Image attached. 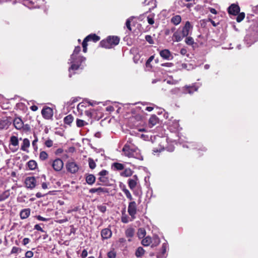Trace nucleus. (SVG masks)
Wrapping results in <instances>:
<instances>
[{
	"instance_id": "6",
	"label": "nucleus",
	"mask_w": 258,
	"mask_h": 258,
	"mask_svg": "<svg viewBox=\"0 0 258 258\" xmlns=\"http://www.w3.org/2000/svg\"><path fill=\"white\" fill-rule=\"evenodd\" d=\"M68 172L71 173H76L79 169V166L74 161H68L66 164Z\"/></svg>"
},
{
	"instance_id": "32",
	"label": "nucleus",
	"mask_w": 258,
	"mask_h": 258,
	"mask_svg": "<svg viewBox=\"0 0 258 258\" xmlns=\"http://www.w3.org/2000/svg\"><path fill=\"white\" fill-rule=\"evenodd\" d=\"M155 2V0H145L144 4L145 5H152V7L149 8V10L147 12H151L152 10H153L155 7H156V5Z\"/></svg>"
},
{
	"instance_id": "35",
	"label": "nucleus",
	"mask_w": 258,
	"mask_h": 258,
	"mask_svg": "<svg viewBox=\"0 0 258 258\" xmlns=\"http://www.w3.org/2000/svg\"><path fill=\"white\" fill-rule=\"evenodd\" d=\"M146 234V230L144 228H140L137 232L138 237L140 239L143 238Z\"/></svg>"
},
{
	"instance_id": "12",
	"label": "nucleus",
	"mask_w": 258,
	"mask_h": 258,
	"mask_svg": "<svg viewBox=\"0 0 258 258\" xmlns=\"http://www.w3.org/2000/svg\"><path fill=\"white\" fill-rule=\"evenodd\" d=\"M10 144L13 146L12 148H10L12 152H14L18 150L19 145V140L18 137L12 136L10 138Z\"/></svg>"
},
{
	"instance_id": "20",
	"label": "nucleus",
	"mask_w": 258,
	"mask_h": 258,
	"mask_svg": "<svg viewBox=\"0 0 258 258\" xmlns=\"http://www.w3.org/2000/svg\"><path fill=\"white\" fill-rule=\"evenodd\" d=\"M13 124L15 128L17 130H21L23 127V122L21 118L16 117L14 119H13Z\"/></svg>"
},
{
	"instance_id": "24",
	"label": "nucleus",
	"mask_w": 258,
	"mask_h": 258,
	"mask_svg": "<svg viewBox=\"0 0 258 258\" xmlns=\"http://www.w3.org/2000/svg\"><path fill=\"white\" fill-rule=\"evenodd\" d=\"M86 182L89 185L94 184L96 180L95 176L92 174H87L85 177Z\"/></svg>"
},
{
	"instance_id": "41",
	"label": "nucleus",
	"mask_w": 258,
	"mask_h": 258,
	"mask_svg": "<svg viewBox=\"0 0 258 258\" xmlns=\"http://www.w3.org/2000/svg\"><path fill=\"white\" fill-rule=\"evenodd\" d=\"M145 250L142 247H139L137 248L136 251V256L137 257H140L144 255Z\"/></svg>"
},
{
	"instance_id": "18",
	"label": "nucleus",
	"mask_w": 258,
	"mask_h": 258,
	"mask_svg": "<svg viewBox=\"0 0 258 258\" xmlns=\"http://www.w3.org/2000/svg\"><path fill=\"white\" fill-rule=\"evenodd\" d=\"M89 192L91 194H94L97 192L98 195H100L101 192L108 194L109 190L107 188L104 187H99L98 188H92L89 189Z\"/></svg>"
},
{
	"instance_id": "56",
	"label": "nucleus",
	"mask_w": 258,
	"mask_h": 258,
	"mask_svg": "<svg viewBox=\"0 0 258 258\" xmlns=\"http://www.w3.org/2000/svg\"><path fill=\"white\" fill-rule=\"evenodd\" d=\"M145 39L150 44H153L154 43V40L151 35H147L145 36Z\"/></svg>"
},
{
	"instance_id": "19",
	"label": "nucleus",
	"mask_w": 258,
	"mask_h": 258,
	"mask_svg": "<svg viewBox=\"0 0 258 258\" xmlns=\"http://www.w3.org/2000/svg\"><path fill=\"white\" fill-rule=\"evenodd\" d=\"M196 154L198 157H200L203 155L204 153L207 150L206 148L203 145L199 144L197 145V147L195 148Z\"/></svg>"
},
{
	"instance_id": "57",
	"label": "nucleus",
	"mask_w": 258,
	"mask_h": 258,
	"mask_svg": "<svg viewBox=\"0 0 258 258\" xmlns=\"http://www.w3.org/2000/svg\"><path fill=\"white\" fill-rule=\"evenodd\" d=\"M147 21L149 24L153 25L154 23V19L153 16H149L147 17Z\"/></svg>"
},
{
	"instance_id": "5",
	"label": "nucleus",
	"mask_w": 258,
	"mask_h": 258,
	"mask_svg": "<svg viewBox=\"0 0 258 258\" xmlns=\"http://www.w3.org/2000/svg\"><path fill=\"white\" fill-rule=\"evenodd\" d=\"M127 212L131 217V221L134 220L136 218V214L137 213V205L135 201H131L128 203Z\"/></svg>"
},
{
	"instance_id": "7",
	"label": "nucleus",
	"mask_w": 258,
	"mask_h": 258,
	"mask_svg": "<svg viewBox=\"0 0 258 258\" xmlns=\"http://www.w3.org/2000/svg\"><path fill=\"white\" fill-rule=\"evenodd\" d=\"M41 114L43 117L45 119H51L53 115V111L51 108L45 106L41 110Z\"/></svg>"
},
{
	"instance_id": "61",
	"label": "nucleus",
	"mask_w": 258,
	"mask_h": 258,
	"mask_svg": "<svg viewBox=\"0 0 258 258\" xmlns=\"http://www.w3.org/2000/svg\"><path fill=\"white\" fill-rule=\"evenodd\" d=\"M167 244L165 243H163L162 245V254H164L166 251Z\"/></svg>"
},
{
	"instance_id": "33",
	"label": "nucleus",
	"mask_w": 258,
	"mask_h": 258,
	"mask_svg": "<svg viewBox=\"0 0 258 258\" xmlns=\"http://www.w3.org/2000/svg\"><path fill=\"white\" fill-rule=\"evenodd\" d=\"M133 171L131 169L128 168H125L124 171L120 173V175L123 177H130L132 175Z\"/></svg>"
},
{
	"instance_id": "45",
	"label": "nucleus",
	"mask_w": 258,
	"mask_h": 258,
	"mask_svg": "<svg viewBox=\"0 0 258 258\" xmlns=\"http://www.w3.org/2000/svg\"><path fill=\"white\" fill-rule=\"evenodd\" d=\"M88 163H89V166L90 169H94L95 168V167L96 166V163L95 162L94 160L92 158H89Z\"/></svg>"
},
{
	"instance_id": "47",
	"label": "nucleus",
	"mask_w": 258,
	"mask_h": 258,
	"mask_svg": "<svg viewBox=\"0 0 258 258\" xmlns=\"http://www.w3.org/2000/svg\"><path fill=\"white\" fill-rule=\"evenodd\" d=\"M185 42L188 45H192L194 44V40L191 37H186Z\"/></svg>"
},
{
	"instance_id": "1",
	"label": "nucleus",
	"mask_w": 258,
	"mask_h": 258,
	"mask_svg": "<svg viewBox=\"0 0 258 258\" xmlns=\"http://www.w3.org/2000/svg\"><path fill=\"white\" fill-rule=\"evenodd\" d=\"M128 143H131L129 141L127 142L122 148V151L124 155L128 158H134L142 160L143 157L140 153V150L137 147L130 145Z\"/></svg>"
},
{
	"instance_id": "38",
	"label": "nucleus",
	"mask_w": 258,
	"mask_h": 258,
	"mask_svg": "<svg viewBox=\"0 0 258 258\" xmlns=\"http://www.w3.org/2000/svg\"><path fill=\"white\" fill-rule=\"evenodd\" d=\"M152 243L151 237L150 236H147L144 238L142 241V244L144 246H148Z\"/></svg>"
},
{
	"instance_id": "30",
	"label": "nucleus",
	"mask_w": 258,
	"mask_h": 258,
	"mask_svg": "<svg viewBox=\"0 0 258 258\" xmlns=\"http://www.w3.org/2000/svg\"><path fill=\"white\" fill-rule=\"evenodd\" d=\"M121 188L122 191L124 192V194L125 195L126 198L130 200H132L133 197L132 196L130 192V191L126 188V186L125 185H123L122 186H121Z\"/></svg>"
},
{
	"instance_id": "13",
	"label": "nucleus",
	"mask_w": 258,
	"mask_h": 258,
	"mask_svg": "<svg viewBox=\"0 0 258 258\" xmlns=\"http://www.w3.org/2000/svg\"><path fill=\"white\" fill-rule=\"evenodd\" d=\"M184 93H189L190 94L194 93L198 90V87L195 85L190 86H185L182 88Z\"/></svg>"
},
{
	"instance_id": "48",
	"label": "nucleus",
	"mask_w": 258,
	"mask_h": 258,
	"mask_svg": "<svg viewBox=\"0 0 258 258\" xmlns=\"http://www.w3.org/2000/svg\"><path fill=\"white\" fill-rule=\"evenodd\" d=\"M237 15L236 21L237 22H241L245 18V13L244 12L239 13Z\"/></svg>"
},
{
	"instance_id": "60",
	"label": "nucleus",
	"mask_w": 258,
	"mask_h": 258,
	"mask_svg": "<svg viewBox=\"0 0 258 258\" xmlns=\"http://www.w3.org/2000/svg\"><path fill=\"white\" fill-rule=\"evenodd\" d=\"M34 229L37 230L38 231H40L42 232H44L45 231L43 230V229L41 227L39 224H36L34 226Z\"/></svg>"
},
{
	"instance_id": "63",
	"label": "nucleus",
	"mask_w": 258,
	"mask_h": 258,
	"mask_svg": "<svg viewBox=\"0 0 258 258\" xmlns=\"http://www.w3.org/2000/svg\"><path fill=\"white\" fill-rule=\"evenodd\" d=\"M87 255H88V252L86 249H84L82 251L81 256L82 258H85L87 256Z\"/></svg>"
},
{
	"instance_id": "17",
	"label": "nucleus",
	"mask_w": 258,
	"mask_h": 258,
	"mask_svg": "<svg viewBox=\"0 0 258 258\" xmlns=\"http://www.w3.org/2000/svg\"><path fill=\"white\" fill-rule=\"evenodd\" d=\"M112 235V231L109 228H104L101 231V236L103 239L110 238Z\"/></svg>"
},
{
	"instance_id": "10",
	"label": "nucleus",
	"mask_w": 258,
	"mask_h": 258,
	"mask_svg": "<svg viewBox=\"0 0 258 258\" xmlns=\"http://www.w3.org/2000/svg\"><path fill=\"white\" fill-rule=\"evenodd\" d=\"M26 187L28 188L33 189L36 185V180L34 176H29L26 178L25 180Z\"/></svg>"
},
{
	"instance_id": "11",
	"label": "nucleus",
	"mask_w": 258,
	"mask_h": 258,
	"mask_svg": "<svg viewBox=\"0 0 258 258\" xmlns=\"http://www.w3.org/2000/svg\"><path fill=\"white\" fill-rule=\"evenodd\" d=\"M228 12L230 15L236 16L240 12V7L238 5L233 4L228 7Z\"/></svg>"
},
{
	"instance_id": "9",
	"label": "nucleus",
	"mask_w": 258,
	"mask_h": 258,
	"mask_svg": "<svg viewBox=\"0 0 258 258\" xmlns=\"http://www.w3.org/2000/svg\"><path fill=\"white\" fill-rule=\"evenodd\" d=\"M69 60L70 61V63L72 64L71 66L69 68V71L70 72L69 77L71 78V77H72V76L73 74H75V73L72 74L71 71H75L78 70L79 69L80 66L81 64V63L83 61L80 62V60L76 59V61H75L74 62H73V61L74 60H71V58H70L69 59Z\"/></svg>"
},
{
	"instance_id": "22",
	"label": "nucleus",
	"mask_w": 258,
	"mask_h": 258,
	"mask_svg": "<svg viewBox=\"0 0 258 258\" xmlns=\"http://www.w3.org/2000/svg\"><path fill=\"white\" fill-rule=\"evenodd\" d=\"M160 55L161 57H162L163 59L168 60L169 59L170 57L171 56L170 51L167 49H165L160 51Z\"/></svg>"
},
{
	"instance_id": "29",
	"label": "nucleus",
	"mask_w": 258,
	"mask_h": 258,
	"mask_svg": "<svg viewBox=\"0 0 258 258\" xmlns=\"http://www.w3.org/2000/svg\"><path fill=\"white\" fill-rule=\"evenodd\" d=\"M181 21V17L180 15H175L171 19V22L174 25H178Z\"/></svg>"
},
{
	"instance_id": "59",
	"label": "nucleus",
	"mask_w": 258,
	"mask_h": 258,
	"mask_svg": "<svg viewBox=\"0 0 258 258\" xmlns=\"http://www.w3.org/2000/svg\"><path fill=\"white\" fill-rule=\"evenodd\" d=\"M131 21L130 19H127L126 21V22H125V25L129 31L132 30V28H131Z\"/></svg>"
},
{
	"instance_id": "39",
	"label": "nucleus",
	"mask_w": 258,
	"mask_h": 258,
	"mask_svg": "<svg viewBox=\"0 0 258 258\" xmlns=\"http://www.w3.org/2000/svg\"><path fill=\"white\" fill-rule=\"evenodd\" d=\"M28 167L30 170H34L37 167V163L35 161L31 160L27 163Z\"/></svg>"
},
{
	"instance_id": "55",
	"label": "nucleus",
	"mask_w": 258,
	"mask_h": 258,
	"mask_svg": "<svg viewBox=\"0 0 258 258\" xmlns=\"http://www.w3.org/2000/svg\"><path fill=\"white\" fill-rule=\"evenodd\" d=\"M34 253L31 250L27 251L25 254V257L22 258H31L33 256Z\"/></svg>"
},
{
	"instance_id": "52",
	"label": "nucleus",
	"mask_w": 258,
	"mask_h": 258,
	"mask_svg": "<svg viewBox=\"0 0 258 258\" xmlns=\"http://www.w3.org/2000/svg\"><path fill=\"white\" fill-rule=\"evenodd\" d=\"M97 208L101 212L104 213L106 212L107 207L105 205L103 204L98 206Z\"/></svg>"
},
{
	"instance_id": "27",
	"label": "nucleus",
	"mask_w": 258,
	"mask_h": 258,
	"mask_svg": "<svg viewBox=\"0 0 258 258\" xmlns=\"http://www.w3.org/2000/svg\"><path fill=\"white\" fill-rule=\"evenodd\" d=\"M30 141L27 138H25L23 140V143L21 145V149L23 151L28 152L27 149L30 147Z\"/></svg>"
},
{
	"instance_id": "50",
	"label": "nucleus",
	"mask_w": 258,
	"mask_h": 258,
	"mask_svg": "<svg viewBox=\"0 0 258 258\" xmlns=\"http://www.w3.org/2000/svg\"><path fill=\"white\" fill-rule=\"evenodd\" d=\"M108 174H109V172L105 169L102 170L101 171H100L98 173V175L99 176H107L108 175Z\"/></svg>"
},
{
	"instance_id": "34",
	"label": "nucleus",
	"mask_w": 258,
	"mask_h": 258,
	"mask_svg": "<svg viewBox=\"0 0 258 258\" xmlns=\"http://www.w3.org/2000/svg\"><path fill=\"white\" fill-rule=\"evenodd\" d=\"M121 221L123 223H127L129 222V217L125 214V209L121 211Z\"/></svg>"
},
{
	"instance_id": "25",
	"label": "nucleus",
	"mask_w": 258,
	"mask_h": 258,
	"mask_svg": "<svg viewBox=\"0 0 258 258\" xmlns=\"http://www.w3.org/2000/svg\"><path fill=\"white\" fill-rule=\"evenodd\" d=\"M86 38L89 41H92L94 42H96L100 39V37L99 36L93 33L88 35Z\"/></svg>"
},
{
	"instance_id": "64",
	"label": "nucleus",
	"mask_w": 258,
	"mask_h": 258,
	"mask_svg": "<svg viewBox=\"0 0 258 258\" xmlns=\"http://www.w3.org/2000/svg\"><path fill=\"white\" fill-rule=\"evenodd\" d=\"M85 114L90 118H91L92 116V113L91 110H85Z\"/></svg>"
},
{
	"instance_id": "23",
	"label": "nucleus",
	"mask_w": 258,
	"mask_h": 258,
	"mask_svg": "<svg viewBox=\"0 0 258 258\" xmlns=\"http://www.w3.org/2000/svg\"><path fill=\"white\" fill-rule=\"evenodd\" d=\"M31 210L29 208L24 209L22 210L20 213L21 219H25L27 218L30 215Z\"/></svg>"
},
{
	"instance_id": "62",
	"label": "nucleus",
	"mask_w": 258,
	"mask_h": 258,
	"mask_svg": "<svg viewBox=\"0 0 258 258\" xmlns=\"http://www.w3.org/2000/svg\"><path fill=\"white\" fill-rule=\"evenodd\" d=\"M22 128L24 131H26V132L30 131L31 130L30 125L28 124H23V127H22Z\"/></svg>"
},
{
	"instance_id": "37",
	"label": "nucleus",
	"mask_w": 258,
	"mask_h": 258,
	"mask_svg": "<svg viewBox=\"0 0 258 258\" xmlns=\"http://www.w3.org/2000/svg\"><path fill=\"white\" fill-rule=\"evenodd\" d=\"M112 167H113L116 170H122L124 168V166L123 164L117 162L113 163L112 164Z\"/></svg>"
},
{
	"instance_id": "8",
	"label": "nucleus",
	"mask_w": 258,
	"mask_h": 258,
	"mask_svg": "<svg viewBox=\"0 0 258 258\" xmlns=\"http://www.w3.org/2000/svg\"><path fill=\"white\" fill-rule=\"evenodd\" d=\"M81 51V47L80 46H76L73 54L71 55V60H74L73 62L76 61V59L80 60L81 61L85 60L86 58L83 56H78V54Z\"/></svg>"
},
{
	"instance_id": "26",
	"label": "nucleus",
	"mask_w": 258,
	"mask_h": 258,
	"mask_svg": "<svg viewBox=\"0 0 258 258\" xmlns=\"http://www.w3.org/2000/svg\"><path fill=\"white\" fill-rule=\"evenodd\" d=\"M159 121V119L158 117L154 114L152 115L149 120V124L150 127H152L153 126L156 125Z\"/></svg>"
},
{
	"instance_id": "40",
	"label": "nucleus",
	"mask_w": 258,
	"mask_h": 258,
	"mask_svg": "<svg viewBox=\"0 0 258 258\" xmlns=\"http://www.w3.org/2000/svg\"><path fill=\"white\" fill-rule=\"evenodd\" d=\"M87 124H88V123L87 122L85 121L84 120H83L82 119H78V118L77 119L76 125H77V127H83L85 125H87Z\"/></svg>"
},
{
	"instance_id": "31",
	"label": "nucleus",
	"mask_w": 258,
	"mask_h": 258,
	"mask_svg": "<svg viewBox=\"0 0 258 258\" xmlns=\"http://www.w3.org/2000/svg\"><path fill=\"white\" fill-rule=\"evenodd\" d=\"M87 104H89L88 105H92V104L89 102H81L78 105L77 109L81 114H82L83 109L87 107Z\"/></svg>"
},
{
	"instance_id": "36",
	"label": "nucleus",
	"mask_w": 258,
	"mask_h": 258,
	"mask_svg": "<svg viewBox=\"0 0 258 258\" xmlns=\"http://www.w3.org/2000/svg\"><path fill=\"white\" fill-rule=\"evenodd\" d=\"M74 120V117L72 115L69 114L66 116L64 119L63 121L65 124L70 125Z\"/></svg>"
},
{
	"instance_id": "51",
	"label": "nucleus",
	"mask_w": 258,
	"mask_h": 258,
	"mask_svg": "<svg viewBox=\"0 0 258 258\" xmlns=\"http://www.w3.org/2000/svg\"><path fill=\"white\" fill-rule=\"evenodd\" d=\"M10 196V191L7 190L1 195V201L5 200Z\"/></svg>"
},
{
	"instance_id": "49",
	"label": "nucleus",
	"mask_w": 258,
	"mask_h": 258,
	"mask_svg": "<svg viewBox=\"0 0 258 258\" xmlns=\"http://www.w3.org/2000/svg\"><path fill=\"white\" fill-rule=\"evenodd\" d=\"M22 251V249L16 246L13 247L12 250L11 251V253H17L18 252H21Z\"/></svg>"
},
{
	"instance_id": "42",
	"label": "nucleus",
	"mask_w": 258,
	"mask_h": 258,
	"mask_svg": "<svg viewBox=\"0 0 258 258\" xmlns=\"http://www.w3.org/2000/svg\"><path fill=\"white\" fill-rule=\"evenodd\" d=\"M98 179L102 185H106L109 181V177L107 176H99Z\"/></svg>"
},
{
	"instance_id": "14",
	"label": "nucleus",
	"mask_w": 258,
	"mask_h": 258,
	"mask_svg": "<svg viewBox=\"0 0 258 258\" xmlns=\"http://www.w3.org/2000/svg\"><path fill=\"white\" fill-rule=\"evenodd\" d=\"M135 229L132 227H129L125 230V235L127 238L128 242L132 241V238L135 235Z\"/></svg>"
},
{
	"instance_id": "15",
	"label": "nucleus",
	"mask_w": 258,
	"mask_h": 258,
	"mask_svg": "<svg viewBox=\"0 0 258 258\" xmlns=\"http://www.w3.org/2000/svg\"><path fill=\"white\" fill-rule=\"evenodd\" d=\"M138 177L137 175L133 176V178L128 180V185L130 188L133 190L137 185Z\"/></svg>"
},
{
	"instance_id": "21",
	"label": "nucleus",
	"mask_w": 258,
	"mask_h": 258,
	"mask_svg": "<svg viewBox=\"0 0 258 258\" xmlns=\"http://www.w3.org/2000/svg\"><path fill=\"white\" fill-rule=\"evenodd\" d=\"M184 37H185V36H183L179 29L174 32L173 35V38L175 39V41L176 42L180 41Z\"/></svg>"
},
{
	"instance_id": "43",
	"label": "nucleus",
	"mask_w": 258,
	"mask_h": 258,
	"mask_svg": "<svg viewBox=\"0 0 258 258\" xmlns=\"http://www.w3.org/2000/svg\"><path fill=\"white\" fill-rule=\"evenodd\" d=\"M108 258H116V252L114 248L108 251L107 253Z\"/></svg>"
},
{
	"instance_id": "4",
	"label": "nucleus",
	"mask_w": 258,
	"mask_h": 258,
	"mask_svg": "<svg viewBox=\"0 0 258 258\" xmlns=\"http://www.w3.org/2000/svg\"><path fill=\"white\" fill-rule=\"evenodd\" d=\"M48 164L51 166L54 171L57 172L61 171L64 165L63 162L59 158H57L54 160H50L49 161Z\"/></svg>"
},
{
	"instance_id": "16",
	"label": "nucleus",
	"mask_w": 258,
	"mask_h": 258,
	"mask_svg": "<svg viewBox=\"0 0 258 258\" xmlns=\"http://www.w3.org/2000/svg\"><path fill=\"white\" fill-rule=\"evenodd\" d=\"M192 28V27L190 22L189 21H186L180 31L181 32V33L183 34V36L186 37L188 35L189 30Z\"/></svg>"
},
{
	"instance_id": "54",
	"label": "nucleus",
	"mask_w": 258,
	"mask_h": 258,
	"mask_svg": "<svg viewBox=\"0 0 258 258\" xmlns=\"http://www.w3.org/2000/svg\"><path fill=\"white\" fill-rule=\"evenodd\" d=\"M34 137L35 138V140L33 141L32 142V146L35 150H36L38 149V147L37 146V143L38 142V138L37 137L35 136V135L34 134Z\"/></svg>"
},
{
	"instance_id": "44",
	"label": "nucleus",
	"mask_w": 258,
	"mask_h": 258,
	"mask_svg": "<svg viewBox=\"0 0 258 258\" xmlns=\"http://www.w3.org/2000/svg\"><path fill=\"white\" fill-rule=\"evenodd\" d=\"M48 157V154L45 151H41L39 154V159L42 161L46 160Z\"/></svg>"
},
{
	"instance_id": "53",
	"label": "nucleus",
	"mask_w": 258,
	"mask_h": 258,
	"mask_svg": "<svg viewBox=\"0 0 258 258\" xmlns=\"http://www.w3.org/2000/svg\"><path fill=\"white\" fill-rule=\"evenodd\" d=\"M44 145L47 147L50 148L53 146V141L50 139H48L45 142Z\"/></svg>"
},
{
	"instance_id": "2",
	"label": "nucleus",
	"mask_w": 258,
	"mask_h": 258,
	"mask_svg": "<svg viewBox=\"0 0 258 258\" xmlns=\"http://www.w3.org/2000/svg\"><path fill=\"white\" fill-rule=\"evenodd\" d=\"M120 38L117 36H108L106 39L100 42V45L105 48H111L118 44Z\"/></svg>"
},
{
	"instance_id": "46",
	"label": "nucleus",
	"mask_w": 258,
	"mask_h": 258,
	"mask_svg": "<svg viewBox=\"0 0 258 258\" xmlns=\"http://www.w3.org/2000/svg\"><path fill=\"white\" fill-rule=\"evenodd\" d=\"M89 42V41L85 37L84 38V39L83 40L82 44V47H83V51L84 53H86L87 51V46H88L87 42Z\"/></svg>"
},
{
	"instance_id": "3",
	"label": "nucleus",
	"mask_w": 258,
	"mask_h": 258,
	"mask_svg": "<svg viewBox=\"0 0 258 258\" xmlns=\"http://www.w3.org/2000/svg\"><path fill=\"white\" fill-rule=\"evenodd\" d=\"M8 112L1 111V129L8 128L13 121V118L8 115Z\"/></svg>"
},
{
	"instance_id": "58",
	"label": "nucleus",
	"mask_w": 258,
	"mask_h": 258,
	"mask_svg": "<svg viewBox=\"0 0 258 258\" xmlns=\"http://www.w3.org/2000/svg\"><path fill=\"white\" fill-rule=\"evenodd\" d=\"M36 218L39 220V221H48L49 220V219L48 218H44L42 216H41L40 215H37V216H36Z\"/></svg>"
},
{
	"instance_id": "28",
	"label": "nucleus",
	"mask_w": 258,
	"mask_h": 258,
	"mask_svg": "<svg viewBox=\"0 0 258 258\" xmlns=\"http://www.w3.org/2000/svg\"><path fill=\"white\" fill-rule=\"evenodd\" d=\"M151 246L155 247L157 246L160 243V239L157 235H154L151 238Z\"/></svg>"
}]
</instances>
